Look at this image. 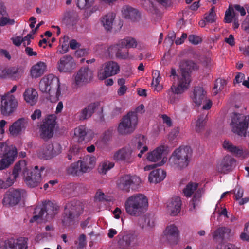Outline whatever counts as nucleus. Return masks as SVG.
<instances>
[{
  "label": "nucleus",
  "mask_w": 249,
  "mask_h": 249,
  "mask_svg": "<svg viewBox=\"0 0 249 249\" xmlns=\"http://www.w3.org/2000/svg\"><path fill=\"white\" fill-rule=\"evenodd\" d=\"M231 230L228 228L222 227L216 229L213 233V236L214 239H220L223 240L226 236L229 235Z\"/></svg>",
  "instance_id": "ea45409f"
},
{
  "label": "nucleus",
  "mask_w": 249,
  "mask_h": 249,
  "mask_svg": "<svg viewBox=\"0 0 249 249\" xmlns=\"http://www.w3.org/2000/svg\"><path fill=\"white\" fill-rule=\"evenodd\" d=\"M80 161V169L81 175L85 173L90 172L94 167L96 159L94 157L86 156Z\"/></svg>",
  "instance_id": "5701e85b"
},
{
  "label": "nucleus",
  "mask_w": 249,
  "mask_h": 249,
  "mask_svg": "<svg viewBox=\"0 0 249 249\" xmlns=\"http://www.w3.org/2000/svg\"><path fill=\"white\" fill-rule=\"evenodd\" d=\"M88 132V129L85 125H80L75 128L74 135L79 138V141L85 140V137Z\"/></svg>",
  "instance_id": "09e8293b"
},
{
  "label": "nucleus",
  "mask_w": 249,
  "mask_h": 249,
  "mask_svg": "<svg viewBox=\"0 0 249 249\" xmlns=\"http://www.w3.org/2000/svg\"><path fill=\"white\" fill-rule=\"evenodd\" d=\"M148 206V199L142 194L129 196L124 204L126 212L133 216H140L143 214L147 211Z\"/></svg>",
  "instance_id": "f257e3e1"
},
{
  "label": "nucleus",
  "mask_w": 249,
  "mask_h": 249,
  "mask_svg": "<svg viewBox=\"0 0 249 249\" xmlns=\"http://www.w3.org/2000/svg\"><path fill=\"white\" fill-rule=\"evenodd\" d=\"M166 176V173L161 169L153 170L149 175L148 180L151 183H157L163 180Z\"/></svg>",
  "instance_id": "c756f323"
},
{
  "label": "nucleus",
  "mask_w": 249,
  "mask_h": 249,
  "mask_svg": "<svg viewBox=\"0 0 249 249\" xmlns=\"http://www.w3.org/2000/svg\"><path fill=\"white\" fill-rule=\"evenodd\" d=\"M166 160H164L163 158L162 160L159 163H154L151 165H148L144 167V170L145 171H149L153 168L156 167L157 166H160L163 165L166 162Z\"/></svg>",
  "instance_id": "e2e57ef3"
},
{
  "label": "nucleus",
  "mask_w": 249,
  "mask_h": 249,
  "mask_svg": "<svg viewBox=\"0 0 249 249\" xmlns=\"http://www.w3.org/2000/svg\"><path fill=\"white\" fill-rule=\"evenodd\" d=\"M233 191L235 194L236 199L238 200L242 197L244 191L243 189L240 186H236Z\"/></svg>",
  "instance_id": "bf43d9fd"
},
{
  "label": "nucleus",
  "mask_w": 249,
  "mask_h": 249,
  "mask_svg": "<svg viewBox=\"0 0 249 249\" xmlns=\"http://www.w3.org/2000/svg\"><path fill=\"white\" fill-rule=\"evenodd\" d=\"M181 80L178 81V86L173 85L171 88L166 91L167 97L169 102L171 104H175L179 100V94L182 93L185 90L188 89V80L185 83Z\"/></svg>",
  "instance_id": "ddd939ff"
},
{
  "label": "nucleus",
  "mask_w": 249,
  "mask_h": 249,
  "mask_svg": "<svg viewBox=\"0 0 249 249\" xmlns=\"http://www.w3.org/2000/svg\"><path fill=\"white\" fill-rule=\"evenodd\" d=\"M60 82L58 77L53 74L43 77L39 83V88L42 92L48 93L52 101L59 100L61 96Z\"/></svg>",
  "instance_id": "7ed1b4c3"
},
{
  "label": "nucleus",
  "mask_w": 249,
  "mask_h": 249,
  "mask_svg": "<svg viewBox=\"0 0 249 249\" xmlns=\"http://www.w3.org/2000/svg\"><path fill=\"white\" fill-rule=\"evenodd\" d=\"M138 124V116L135 112H129L124 116L118 127L120 134L125 135L132 133Z\"/></svg>",
  "instance_id": "423d86ee"
},
{
  "label": "nucleus",
  "mask_w": 249,
  "mask_h": 249,
  "mask_svg": "<svg viewBox=\"0 0 249 249\" xmlns=\"http://www.w3.org/2000/svg\"><path fill=\"white\" fill-rule=\"evenodd\" d=\"M153 81L152 82V86L154 88V90L157 92H159L163 88L161 85L160 84L161 80V77L160 76V72L159 71L156 70L153 72L152 73Z\"/></svg>",
  "instance_id": "79ce46f5"
},
{
  "label": "nucleus",
  "mask_w": 249,
  "mask_h": 249,
  "mask_svg": "<svg viewBox=\"0 0 249 249\" xmlns=\"http://www.w3.org/2000/svg\"><path fill=\"white\" fill-rule=\"evenodd\" d=\"M236 160L230 155L225 156L217 165L219 173L227 174L231 171L235 166Z\"/></svg>",
  "instance_id": "a211bd4d"
},
{
  "label": "nucleus",
  "mask_w": 249,
  "mask_h": 249,
  "mask_svg": "<svg viewBox=\"0 0 249 249\" xmlns=\"http://www.w3.org/2000/svg\"><path fill=\"white\" fill-rule=\"evenodd\" d=\"M123 48H119L116 55V57L120 59H126L128 58V52L127 51H123Z\"/></svg>",
  "instance_id": "4d7b16f0"
},
{
  "label": "nucleus",
  "mask_w": 249,
  "mask_h": 249,
  "mask_svg": "<svg viewBox=\"0 0 249 249\" xmlns=\"http://www.w3.org/2000/svg\"><path fill=\"white\" fill-rule=\"evenodd\" d=\"M84 209V205L80 201L74 200L67 203L61 217L63 226L67 228L73 225L83 213Z\"/></svg>",
  "instance_id": "f03ea898"
},
{
  "label": "nucleus",
  "mask_w": 249,
  "mask_h": 249,
  "mask_svg": "<svg viewBox=\"0 0 249 249\" xmlns=\"http://www.w3.org/2000/svg\"><path fill=\"white\" fill-rule=\"evenodd\" d=\"M94 0H77V5L81 9L90 8L93 4Z\"/></svg>",
  "instance_id": "864d4df0"
},
{
  "label": "nucleus",
  "mask_w": 249,
  "mask_h": 249,
  "mask_svg": "<svg viewBox=\"0 0 249 249\" xmlns=\"http://www.w3.org/2000/svg\"><path fill=\"white\" fill-rule=\"evenodd\" d=\"M122 12L123 15L125 18L130 19L132 21L137 20L140 17L138 11L128 6H124Z\"/></svg>",
  "instance_id": "f704fd0d"
},
{
  "label": "nucleus",
  "mask_w": 249,
  "mask_h": 249,
  "mask_svg": "<svg viewBox=\"0 0 249 249\" xmlns=\"http://www.w3.org/2000/svg\"><path fill=\"white\" fill-rule=\"evenodd\" d=\"M164 234L169 243L176 245L178 240L179 231L178 228L174 224L168 226L164 231Z\"/></svg>",
  "instance_id": "b1692460"
},
{
  "label": "nucleus",
  "mask_w": 249,
  "mask_h": 249,
  "mask_svg": "<svg viewBox=\"0 0 249 249\" xmlns=\"http://www.w3.org/2000/svg\"><path fill=\"white\" fill-rule=\"evenodd\" d=\"M78 20V14L74 10L67 11L63 19V22L67 26H73L76 24Z\"/></svg>",
  "instance_id": "473e14b6"
},
{
  "label": "nucleus",
  "mask_w": 249,
  "mask_h": 249,
  "mask_svg": "<svg viewBox=\"0 0 249 249\" xmlns=\"http://www.w3.org/2000/svg\"><path fill=\"white\" fill-rule=\"evenodd\" d=\"M53 143L51 142H48L42 145L38 153V155L41 159L45 160L50 159L53 157Z\"/></svg>",
  "instance_id": "cd10ccee"
},
{
  "label": "nucleus",
  "mask_w": 249,
  "mask_h": 249,
  "mask_svg": "<svg viewBox=\"0 0 249 249\" xmlns=\"http://www.w3.org/2000/svg\"><path fill=\"white\" fill-rule=\"evenodd\" d=\"M227 82L225 80L221 78L217 79L215 81L214 87L213 89V94L215 95L219 91L223 90Z\"/></svg>",
  "instance_id": "de8ad7c7"
},
{
  "label": "nucleus",
  "mask_w": 249,
  "mask_h": 249,
  "mask_svg": "<svg viewBox=\"0 0 249 249\" xmlns=\"http://www.w3.org/2000/svg\"><path fill=\"white\" fill-rule=\"evenodd\" d=\"M114 166V163L108 160L102 162L98 167V172L100 174L105 175L107 172Z\"/></svg>",
  "instance_id": "a18cd8bd"
},
{
  "label": "nucleus",
  "mask_w": 249,
  "mask_h": 249,
  "mask_svg": "<svg viewBox=\"0 0 249 249\" xmlns=\"http://www.w3.org/2000/svg\"><path fill=\"white\" fill-rule=\"evenodd\" d=\"M122 48L121 45H119V42L114 45H110L107 49V53L108 55L110 58H113L114 55H116V53L119 49Z\"/></svg>",
  "instance_id": "5fc2aeb1"
},
{
  "label": "nucleus",
  "mask_w": 249,
  "mask_h": 249,
  "mask_svg": "<svg viewBox=\"0 0 249 249\" xmlns=\"http://www.w3.org/2000/svg\"><path fill=\"white\" fill-rule=\"evenodd\" d=\"M198 187V183L190 182L186 185L183 191L184 196L187 197H191L194 193L190 204V210L191 211L195 209L196 206L198 204L201 197L202 190L200 189L197 190Z\"/></svg>",
  "instance_id": "9b49d317"
},
{
  "label": "nucleus",
  "mask_w": 249,
  "mask_h": 249,
  "mask_svg": "<svg viewBox=\"0 0 249 249\" xmlns=\"http://www.w3.org/2000/svg\"><path fill=\"white\" fill-rule=\"evenodd\" d=\"M119 71L120 67L118 63L110 61L102 66V68L98 72L97 76L99 79L103 80L117 74Z\"/></svg>",
  "instance_id": "4468645a"
},
{
  "label": "nucleus",
  "mask_w": 249,
  "mask_h": 249,
  "mask_svg": "<svg viewBox=\"0 0 249 249\" xmlns=\"http://www.w3.org/2000/svg\"><path fill=\"white\" fill-rule=\"evenodd\" d=\"M25 165L24 160H20L15 165L13 169L12 173L5 180L7 183H11V185L14 183V180L18 177L19 173L22 170V168Z\"/></svg>",
  "instance_id": "72a5a7b5"
},
{
  "label": "nucleus",
  "mask_w": 249,
  "mask_h": 249,
  "mask_svg": "<svg viewBox=\"0 0 249 249\" xmlns=\"http://www.w3.org/2000/svg\"><path fill=\"white\" fill-rule=\"evenodd\" d=\"M205 94L206 92L202 87H195L191 97L196 105L199 106L205 101Z\"/></svg>",
  "instance_id": "bb28decb"
},
{
  "label": "nucleus",
  "mask_w": 249,
  "mask_h": 249,
  "mask_svg": "<svg viewBox=\"0 0 249 249\" xmlns=\"http://www.w3.org/2000/svg\"><path fill=\"white\" fill-rule=\"evenodd\" d=\"M235 14L234 12L233 5H230L228 9L225 11L224 20L226 23H231L235 18Z\"/></svg>",
  "instance_id": "8fccbe9b"
},
{
  "label": "nucleus",
  "mask_w": 249,
  "mask_h": 249,
  "mask_svg": "<svg viewBox=\"0 0 249 249\" xmlns=\"http://www.w3.org/2000/svg\"><path fill=\"white\" fill-rule=\"evenodd\" d=\"M55 114L48 115L40 127V135L43 139H49L53 135L54 129L56 124Z\"/></svg>",
  "instance_id": "9d476101"
},
{
  "label": "nucleus",
  "mask_w": 249,
  "mask_h": 249,
  "mask_svg": "<svg viewBox=\"0 0 249 249\" xmlns=\"http://www.w3.org/2000/svg\"><path fill=\"white\" fill-rule=\"evenodd\" d=\"M224 149L234 155L236 157H241L243 154V150L241 147L234 145L228 140H225L223 143Z\"/></svg>",
  "instance_id": "2f4dec72"
},
{
  "label": "nucleus",
  "mask_w": 249,
  "mask_h": 249,
  "mask_svg": "<svg viewBox=\"0 0 249 249\" xmlns=\"http://www.w3.org/2000/svg\"><path fill=\"white\" fill-rule=\"evenodd\" d=\"M115 18V14L114 13H109L102 18V24L106 31H110L111 30Z\"/></svg>",
  "instance_id": "4c0bfd02"
},
{
  "label": "nucleus",
  "mask_w": 249,
  "mask_h": 249,
  "mask_svg": "<svg viewBox=\"0 0 249 249\" xmlns=\"http://www.w3.org/2000/svg\"><path fill=\"white\" fill-rule=\"evenodd\" d=\"M18 105L15 97L10 93H7L1 97L0 111L3 116L10 115L16 109Z\"/></svg>",
  "instance_id": "f8f14e48"
},
{
  "label": "nucleus",
  "mask_w": 249,
  "mask_h": 249,
  "mask_svg": "<svg viewBox=\"0 0 249 249\" xmlns=\"http://www.w3.org/2000/svg\"><path fill=\"white\" fill-rule=\"evenodd\" d=\"M33 38L32 35L31 34H29L24 37H22L23 46L25 47L31 44V39H33Z\"/></svg>",
  "instance_id": "338daca9"
},
{
  "label": "nucleus",
  "mask_w": 249,
  "mask_h": 249,
  "mask_svg": "<svg viewBox=\"0 0 249 249\" xmlns=\"http://www.w3.org/2000/svg\"><path fill=\"white\" fill-rule=\"evenodd\" d=\"M93 77V72L88 67H83L77 71L75 81L77 85L89 82Z\"/></svg>",
  "instance_id": "aec40b11"
},
{
  "label": "nucleus",
  "mask_w": 249,
  "mask_h": 249,
  "mask_svg": "<svg viewBox=\"0 0 249 249\" xmlns=\"http://www.w3.org/2000/svg\"><path fill=\"white\" fill-rule=\"evenodd\" d=\"M141 182V179L136 176L124 175L117 180V186L119 189L125 193H128L130 189L135 190L138 188Z\"/></svg>",
  "instance_id": "6e6552de"
},
{
  "label": "nucleus",
  "mask_w": 249,
  "mask_h": 249,
  "mask_svg": "<svg viewBox=\"0 0 249 249\" xmlns=\"http://www.w3.org/2000/svg\"><path fill=\"white\" fill-rule=\"evenodd\" d=\"M179 67L181 71V74L178 76V81H182L184 83L186 80H188V85L191 82L190 72L197 69L196 64L191 60H183L180 63Z\"/></svg>",
  "instance_id": "2eb2a0df"
},
{
  "label": "nucleus",
  "mask_w": 249,
  "mask_h": 249,
  "mask_svg": "<svg viewBox=\"0 0 249 249\" xmlns=\"http://www.w3.org/2000/svg\"><path fill=\"white\" fill-rule=\"evenodd\" d=\"M192 151L189 146H180L176 149L169 159V162L178 169L186 168L192 157Z\"/></svg>",
  "instance_id": "39448f33"
},
{
  "label": "nucleus",
  "mask_w": 249,
  "mask_h": 249,
  "mask_svg": "<svg viewBox=\"0 0 249 249\" xmlns=\"http://www.w3.org/2000/svg\"><path fill=\"white\" fill-rule=\"evenodd\" d=\"M167 147L161 145L147 154V159L148 160L156 162L162 158L164 152L166 151Z\"/></svg>",
  "instance_id": "7c9ffc66"
},
{
  "label": "nucleus",
  "mask_w": 249,
  "mask_h": 249,
  "mask_svg": "<svg viewBox=\"0 0 249 249\" xmlns=\"http://www.w3.org/2000/svg\"><path fill=\"white\" fill-rule=\"evenodd\" d=\"M21 199V192L19 189L13 188L8 190L4 195L2 203L4 205L13 206L18 204Z\"/></svg>",
  "instance_id": "dca6fc26"
},
{
  "label": "nucleus",
  "mask_w": 249,
  "mask_h": 249,
  "mask_svg": "<svg viewBox=\"0 0 249 249\" xmlns=\"http://www.w3.org/2000/svg\"><path fill=\"white\" fill-rule=\"evenodd\" d=\"M86 245V236L84 234H82L78 238V248L83 249Z\"/></svg>",
  "instance_id": "680f3d73"
},
{
  "label": "nucleus",
  "mask_w": 249,
  "mask_h": 249,
  "mask_svg": "<svg viewBox=\"0 0 249 249\" xmlns=\"http://www.w3.org/2000/svg\"><path fill=\"white\" fill-rule=\"evenodd\" d=\"M248 15L242 24V27L245 31L249 33V9L247 10Z\"/></svg>",
  "instance_id": "69168bd1"
},
{
  "label": "nucleus",
  "mask_w": 249,
  "mask_h": 249,
  "mask_svg": "<svg viewBox=\"0 0 249 249\" xmlns=\"http://www.w3.org/2000/svg\"><path fill=\"white\" fill-rule=\"evenodd\" d=\"M25 101L31 106L34 105L37 101L38 94L37 91L33 88L26 89L23 94Z\"/></svg>",
  "instance_id": "c9c22d12"
},
{
  "label": "nucleus",
  "mask_w": 249,
  "mask_h": 249,
  "mask_svg": "<svg viewBox=\"0 0 249 249\" xmlns=\"http://www.w3.org/2000/svg\"><path fill=\"white\" fill-rule=\"evenodd\" d=\"M119 240L118 244L120 248L128 249L134 245L137 241V235L135 234H128L121 237L120 235L118 236Z\"/></svg>",
  "instance_id": "412c9836"
},
{
  "label": "nucleus",
  "mask_w": 249,
  "mask_h": 249,
  "mask_svg": "<svg viewBox=\"0 0 249 249\" xmlns=\"http://www.w3.org/2000/svg\"><path fill=\"white\" fill-rule=\"evenodd\" d=\"M59 207L51 201H46L42 205L37 206L34 212V216L30 220L31 222L39 219L45 221L53 219L59 213Z\"/></svg>",
  "instance_id": "20e7f679"
},
{
  "label": "nucleus",
  "mask_w": 249,
  "mask_h": 249,
  "mask_svg": "<svg viewBox=\"0 0 249 249\" xmlns=\"http://www.w3.org/2000/svg\"><path fill=\"white\" fill-rule=\"evenodd\" d=\"M206 116L201 115L198 117L196 122V132H200L204 129L206 124Z\"/></svg>",
  "instance_id": "3c124183"
},
{
  "label": "nucleus",
  "mask_w": 249,
  "mask_h": 249,
  "mask_svg": "<svg viewBox=\"0 0 249 249\" xmlns=\"http://www.w3.org/2000/svg\"><path fill=\"white\" fill-rule=\"evenodd\" d=\"M119 44L121 45L122 48H136L137 45V41L133 37H127L119 40Z\"/></svg>",
  "instance_id": "37998d69"
},
{
  "label": "nucleus",
  "mask_w": 249,
  "mask_h": 249,
  "mask_svg": "<svg viewBox=\"0 0 249 249\" xmlns=\"http://www.w3.org/2000/svg\"><path fill=\"white\" fill-rule=\"evenodd\" d=\"M17 153H13L1 157L0 160V170L8 168L14 161L17 155Z\"/></svg>",
  "instance_id": "58836bf2"
},
{
  "label": "nucleus",
  "mask_w": 249,
  "mask_h": 249,
  "mask_svg": "<svg viewBox=\"0 0 249 249\" xmlns=\"http://www.w3.org/2000/svg\"><path fill=\"white\" fill-rule=\"evenodd\" d=\"M27 125V119L24 118H19L9 127V131L13 136H17L25 130Z\"/></svg>",
  "instance_id": "4be33fe9"
},
{
  "label": "nucleus",
  "mask_w": 249,
  "mask_h": 249,
  "mask_svg": "<svg viewBox=\"0 0 249 249\" xmlns=\"http://www.w3.org/2000/svg\"><path fill=\"white\" fill-rule=\"evenodd\" d=\"M79 161L72 163L67 169V173L73 176H81L79 166Z\"/></svg>",
  "instance_id": "49530a36"
},
{
  "label": "nucleus",
  "mask_w": 249,
  "mask_h": 249,
  "mask_svg": "<svg viewBox=\"0 0 249 249\" xmlns=\"http://www.w3.org/2000/svg\"><path fill=\"white\" fill-rule=\"evenodd\" d=\"M135 147L136 150H140L138 157L141 158L143 154L148 150V147L146 145V139L142 135H137L133 140Z\"/></svg>",
  "instance_id": "a878e982"
},
{
  "label": "nucleus",
  "mask_w": 249,
  "mask_h": 249,
  "mask_svg": "<svg viewBox=\"0 0 249 249\" xmlns=\"http://www.w3.org/2000/svg\"><path fill=\"white\" fill-rule=\"evenodd\" d=\"M95 199L99 201H107L106 195L102 192L98 191L95 196Z\"/></svg>",
  "instance_id": "052dcab7"
},
{
  "label": "nucleus",
  "mask_w": 249,
  "mask_h": 249,
  "mask_svg": "<svg viewBox=\"0 0 249 249\" xmlns=\"http://www.w3.org/2000/svg\"><path fill=\"white\" fill-rule=\"evenodd\" d=\"M46 68L45 63L41 61L37 62L32 67L30 70L31 75L33 77H39L44 73Z\"/></svg>",
  "instance_id": "e433bc0d"
},
{
  "label": "nucleus",
  "mask_w": 249,
  "mask_h": 249,
  "mask_svg": "<svg viewBox=\"0 0 249 249\" xmlns=\"http://www.w3.org/2000/svg\"><path fill=\"white\" fill-rule=\"evenodd\" d=\"M231 122L230 124L232 131L239 135H245L247 129L249 133V116L237 113H233L231 115Z\"/></svg>",
  "instance_id": "0eeeda50"
},
{
  "label": "nucleus",
  "mask_w": 249,
  "mask_h": 249,
  "mask_svg": "<svg viewBox=\"0 0 249 249\" xmlns=\"http://www.w3.org/2000/svg\"><path fill=\"white\" fill-rule=\"evenodd\" d=\"M182 202L180 197L176 196L172 198L167 204L168 211L171 215L175 216L180 211Z\"/></svg>",
  "instance_id": "393cba45"
},
{
  "label": "nucleus",
  "mask_w": 249,
  "mask_h": 249,
  "mask_svg": "<svg viewBox=\"0 0 249 249\" xmlns=\"http://www.w3.org/2000/svg\"><path fill=\"white\" fill-rule=\"evenodd\" d=\"M53 157L56 156L57 155L59 154L61 152L62 147L61 145L55 142L54 143H53Z\"/></svg>",
  "instance_id": "0e129e2a"
},
{
  "label": "nucleus",
  "mask_w": 249,
  "mask_h": 249,
  "mask_svg": "<svg viewBox=\"0 0 249 249\" xmlns=\"http://www.w3.org/2000/svg\"><path fill=\"white\" fill-rule=\"evenodd\" d=\"M44 169L41 167L40 170L37 166H36L34 169L30 171L26 167V162L25 165L22 168L23 177L25 178V181L26 184L30 187H35L38 185L41 180V170Z\"/></svg>",
  "instance_id": "1a4fd4ad"
},
{
  "label": "nucleus",
  "mask_w": 249,
  "mask_h": 249,
  "mask_svg": "<svg viewBox=\"0 0 249 249\" xmlns=\"http://www.w3.org/2000/svg\"><path fill=\"white\" fill-rule=\"evenodd\" d=\"M216 14L214 7L211 8L208 13H206L204 16V19L208 23H212L215 21Z\"/></svg>",
  "instance_id": "603ef678"
},
{
  "label": "nucleus",
  "mask_w": 249,
  "mask_h": 249,
  "mask_svg": "<svg viewBox=\"0 0 249 249\" xmlns=\"http://www.w3.org/2000/svg\"><path fill=\"white\" fill-rule=\"evenodd\" d=\"M242 240L249 242V221L244 225L243 232L240 235Z\"/></svg>",
  "instance_id": "6e6d98bb"
},
{
  "label": "nucleus",
  "mask_w": 249,
  "mask_h": 249,
  "mask_svg": "<svg viewBox=\"0 0 249 249\" xmlns=\"http://www.w3.org/2000/svg\"><path fill=\"white\" fill-rule=\"evenodd\" d=\"M132 154V150L131 148L124 147L119 149L114 154L113 159L116 161L131 163L134 160V158Z\"/></svg>",
  "instance_id": "6ab92c4d"
},
{
  "label": "nucleus",
  "mask_w": 249,
  "mask_h": 249,
  "mask_svg": "<svg viewBox=\"0 0 249 249\" xmlns=\"http://www.w3.org/2000/svg\"><path fill=\"white\" fill-rule=\"evenodd\" d=\"M17 73V69L15 68H10L6 70V74L10 77H15Z\"/></svg>",
  "instance_id": "774afa93"
},
{
  "label": "nucleus",
  "mask_w": 249,
  "mask_h": 249,
  "mask_svg": "<svg viewBox=\"0 0 249 249\" xmlns=\"http://www.w3.org/2000/svg\"><path fill=\"white\" fill-rule=\"evenodd\" d=\"M99 105L98 102H94L89 105L81 110L79 115V119L82 121L90 117Z\"/></svg>",
  "instance_id": "c85d7f7f"
},
{
  "label": "nucleus",
  "mask_w": 249,
  "mask_h": 249,
  "mask_svg": "<svg viewBox=\"0 0 249 249\" xmlns=\"http://www.w3.org/2000/svg\"><path fill=\"white\" fill-rule=\"evenodd\" d=\"M188 40L191 43L195 45L198 44L202 41L201 38L199 36L194 35H189Z\"/></svg>",
  "instance_id": "13d9d810"
},
{
  "label": "nucleus",
  "mask_w": 249,
  "mask_h": 249,
  "mask_svg": "<svg viewBox=\"0 0 249 249\" xmlns=\"http://www.w3.org/2000/svg\"><path fill=\"white\" fill-rule=\"evenodd\" d=\"M75 66L74 60L70 55L63 56L57 63V69L60 72H71Z\"/></svg>",
  "instance_id": "f3484780"
},
{
  "label": "nucleus",
  "mask_w": 249,
  "mask_h": 249,
  "mask_svg": "<svg viewBox=\"0 0 249 249\" xmlns=\"http://www.w3.org/2000/svg\"><path fill=\"white\" fill-rule=\"evenodd\" d=\"M138 224L142 228L147 226L152 228L155 225V219L153 217L146 215L139 218Z\"/></svg>",
  "instance_id": "a19ab883"
},
{
  "label": "nucleus",
  "mask_w": 249,
  "mask_h": 249,
  "mask_svg": "<svg viewBox=\"0 0 249 249\" xmlns=\"http://www.w3.org/2000/svg\"><path fill=\"white\" fill-rule=\"evenodd\" d=\"M15 147L9 146L4 143H0V156H4L17 153Z\"/></svg>",
  "instance_id": "c03bdc74"
}]
</instances>
